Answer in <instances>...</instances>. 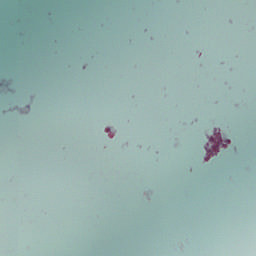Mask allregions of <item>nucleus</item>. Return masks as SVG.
<instances>
[{
    "label": "nucleus",
    "mask_w": 256,
    "mask_h": 256,
    "mask_svg": "<svg viewBox=\"0 0 256 256\" xmlns=\"http://www.w3.org/2000/svg\"><path fill=\"white\" fill-rule=\"evenodd\" d=\"M219 145H223V140H221L220 142L217 143V145L213 146V151L214 153H217V151H219Z\"/></svg>",
    "instance_id": "obj_1"
},
{
    "label": "nucleus",
    "mask_w": 256,
    "mask_h": 256,
    "mask_svg": "<svg viewBox=\"0 0 256 256\" xmlns=\"http://www.w3.org/2000/svg\"><path fill=\"white\" fill-rule=\"evenodd\" d=\"M206 151H207L208 153H211V150H209V148H207V147H206Z\"/></svg>",
    "instance_id": "obj_2"
},
{
    "label": "nucleus",
    "mask_w": 256,
    "mask_h": 256,
    "mask_svg": "<svg viewBox=\"0 0 256 256\" xmlns=\"http://www.w3.org/2000/svg\"><path fill=\"white\" fill-rule=\"evenodd\" d=\"M224 143H229V140L224 141Z\"/></svg>",
    "instance_id": "obj_3"
}]
</instances>
